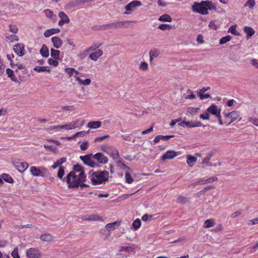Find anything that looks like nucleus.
<instances>
[{
  "label": "nucleus",
  "mask_w": 258,
  "mask_h": 258,
  "mask_svg": "<svg viewBox=\"0 0 258 258\" xmlns=\"http://www.w3.org/2000/svg\"><path fill=\"white\" fill-rule=\"evenodd\" d=\"M86 178L82 167L77 164L74 166L73 170L69 172L63 180L67 182L69 188H78L81 183L86 181Z\"/></svg>",
  "instance_id": "1"
},
{
  "label": "nucleus",
  "mask_w": 258,
  "mask_h": 258,
  "mask_svg": "<svg viewBox=\"0 0 258 258\" xmlns=\"http://www.w3.org/2000/svg\"><path fill=\"white\" fill-rule=\"evenodd\" d=\"M216 10L217 8L214 3L209 1H202L200 3L195 2L191 6V10L194 12L203 15L208 14V10Z\"/></svg>",
  "instance_id": "2"
},
{
  "label": "nucleus",
  "mask_w": 258,
  "mask_h": 258,
  "mask_svg": "<svg viewBox=\"0 0 258 258\" xmlns=\"http://www.w3.org/2000/svg\"><path fill=\"white\" fill-rule=\"evenodd\" d=\"M89 178L93 185L99 184L108 180L109 172L106 170L97 172L92 170L89 172Z\"/></svg>",
  "instance_id": "3"
},
{
  "label": "nucleus",
  "mask_w": 258,
  "mask_h": 258,
  "mask_svg": "<svg viewBox=\"0 0 258 258\" xmlns=\"http://www.w3.org/2000/svg\"><path fill=\"white\" fill-rule=\"evenodd\" d=\"M142 5V2L139 1H133L130 2L125 7L126 11L124 13V14H131L135 11L136 7L141 6Z\"/></svg>",
  "instance_id": "4"
},
{
  "label": "nucleus",
  "mask_w": 258,
  "mask_h": 258,
  "mask_svg": "<svg viewBox=\"0 0 258 258\" xmlns=\"http://www.w3.org/2000/svg\"><path fill=\"white\" fill-rule=\"evenodd\" d=\"M132 21H117L110 24V29H119L128 28L127 24L134 23Z\"/></svg>",
  "instance_id": "5"
},
{
  "label": "nucleus",
  "mask_w": 258,
  "mask_h": 258,
  "mask_svg": "<svg viewBox=\"0 0 258 258\" xmlns=\"http://www.w3.org/2000/svg\"><path fill=\"white\" fill-rule=\"evenodd\" d=\"M93 155L91 154L85 156H81L80 158L85 164L91 167H95L97 166L98 164L91 158V156L93 157Z\"/></svg>",
  "instance_id": "6"
},
{
  "label": "nucleus",
  "mask_w": 258,
  "mask_h": 258,
  "mask_svg": "<svg viewBox=\"0 0 258 258\" xmlns=\"http://www.w3.org/2000/svg\"><path fill=\"white\" fill-rule=\"evenodd\" d=\"M177 152L172 150H168L162 157L161 160L163 161H165L167 160H171L174 159L178 155Z\"/></svg>",
  "instance_id": "7"
},
{
  "label": "nucleus",
  "mask_w": 258,
  "mask_h": 258,
  "mask_svg": "<svg viewBox=\"0 0 258 258\" xmlns=\"http://www.w3.org/2000/svg\"><path fill=\"white\" fill-rule=\"evenodd\" d=\"M93 158L101 164H106L108 159L107 157L101 153H98L93 156Z\"/></svg>",
  "instance_id": "8"
},
{
  "label": "nucleus",
  "mask_w": 258,
  "mask_h": 258,
  "mask_svg": "<svg viewBox=\"0 0 258 258\" xmlns=\"http://www.w3.org/2000/svg\"><path fill=\"white\" fill-rule=\"evenodd\" d=\"M26 254L28 258H39L41 256V254L39 251L34 248H29L27 250Z\"/></svg>",
  "instance_id": "9"
},
{
  "label": "nucleus",
  "mask_w": 258,
  "mask_h": 258,
  "mask_svg": "<svg viewBox=\"0 0 258 258\" xmlns=\"http://www.w3.org/2000/svg\"><path fill=\"white\" fill-rule=\"evenodd\" d=\"M58 17L60 19L58 23L59 26H62L64 24H68L70 22L69 18L63 12H59Z\"/></svg>",
  "instance_id": "10"
},
{
  "label": "nucleus",
  "mask_w": 258,
  "mask_h": 258,
  "mask_svg": "<svg viewBox=\"0 0 258 258\" xmlns=\"http://www.w3.org/2000/svg\"><path fill=\"white\" fill-rule=\"evenodd\" d=\"M224 116L226 118H229L231 120L228 124H230L232 122L236 120L239 116V112L236 111H233L229 113H224Z\"/></svg>",
  "instance_id": "11"
},
{
  "label": "nucleus",
  "mask_w": 258,
  "mask_h": 258,
  "mask_svg": "<svg viewBox=\"0 0 258 258\" xmlns=\"http://www.w3.org/2000/svg\"><path fill=\"white\" fill-rule=\"evenodd\" d=\"M207 111L217 117L220 114L221 109H218L217 106L213 104L208 107Z\"/></svg>",
  "instance_id": "12"
},
{
  "label": "nucleus",
  "mask_w": 258,
  "mask_h": 258,
  "mask_svg": "<svg viewBox=\"0 0 258 258\" xmlns=\"http://www.w3.org/2000/svg\"><path fill=\"white\" fill-rule=\"evenodd\" d=\"M103 54V51L101 49H98L89 55V58L94 61H97Z\"/></svg>",
  "instance_id": "13"
},
{
  "label": "nucleus",
  "mask_w": 258,
  "mask_h": 258,
  "mask_svg": "<svg viewBox=\"0 0 258 258\" xmlns=\"http://www.w3.org/2000/svg\"><path fill=\"white\" fill-rule=\"evenodd\" d=\"M30 172L34 176H41L44 177L43 173L39 169L35 166H31L30 167Z\"/></svg>",
  "instance_id": "14"
},
{
  "label": "nucleus",
  "mask_w": 258,
  "mask_h": 258,
  "mask_svg": "<svg viewBox=\"0 0 258 258\" xmlns=\"http://www.w3.org/2000/svg\"><path fill=\"white\" fill-rule=\"evenodd\" d=\"M101 124L102 123L100 121H92L87 123V126L91 129H96L100 127Z\"/></svg>",
  "instance_id": "15"
},
{
  "label": "nucleus",
  "mask_w": 258,
  "mask_h": 258,
  "mask_svg": "<svg viewBox=\"0 0 258 258\" xmlns=\"http://www.w3.org/2000/svg\"><path fill=\"white\" fill-rule=\"evenodd\" d=\"M28 167L29 165L26 162H17V170L21 173H23Z\"/></svg>",
  "instance_id": "16"
},
{
  "label": "nucleus",
  "mask_w": 258,
  "mask_h": 258,
  "mask_svg": "<svg viewBox=\"0 0 258 258\" xmlns=\"http://www.w3.org/2000/svg\"><path fill=\"white\" fill-rule=\"evenodd\" d=\"M52 42H53V46L56 48H60L62 45V40L58 37H53L51 38Z\"/></svg>",
  "instance_id": "17"
},
{
  "label": "nucleus",
  "mask_w": 258,
  "mask_h": 258,
  "mask_svg": "<svg viewBox=\"0 0 258 258\" xmlns=\"http://www.w3.org/2000/svg\"><path fill=\"white\" fill-rule=\"evenodd\" d=\"M120 224V222L118 221H115L113 223H108L105 226L106 229L108 231L113 230L116 228V227H118Z\"/></svg>",
  "instance_id": "18"
},
{
  "label": "nucleus",
  "mask_w": 258,
  "mask_h": 258,
  "mask_svg": "<svg viewBox=\"0 0 258 258\" xmlns=\"http://www.w3.org/2000/svg\"><path fill=\"white\" fill-rule=\"evenodd\" d=\"M60 31V30L58 28H51L48 29L44 33V36L45 37H49L53 34L59 33Z\"/></svg>",
  "instance_id": "19"
},
{
  "label": "nucleus",
  "mask_w": 258,
  "mask_h": 258,
  "mask_svg": "<svg viewBox=\"0 0 258 258\" xmlns=\"http://www.w3.org/2000/svg\"><path fill=\"white\" fill-rule=\"evenodd\" d=\"M78 123V120L73 121L69 124L62 125L61 128L66 130H72L76 128V124Z\"/></svg>",
  "instance_id": "20"
},
{
  "label": "nucleus",
  "mask_w": 258,
  "mask_h": 258,
  "mask_svg": "<svg viewBox=\"0 0 258 258\" xmlns=\"http://www.w3.org/2000/svg\"><path fill=\"white\" fill-rule=\"evenodd\" d=\"M40 53L42 57H47L49 56V51L47 46L43 44L40 50Z\"/></svg>",
  "instance_id": "21"
},
{
  "label": "nucleus",
  "mask_w": 258,
  "mask_h": 258,
  "mask_svg": "<svg viewBox=\"0 0 258 258\" xmlns=\"http://www.w3.org/2000/svg\"><path fill=\"white\" fill-rule=\"evenodd\" d=\"M197 161V158L195 157L192 156L191 155H188L187 156V164L189 167H192L194 164Z\"/></svg>",
  "instance_id": "22"
},
{
  "label": "nucleus",
  "mask_w": 258,
  "mask_h": 258,
  "mask_svg": "<svg viewBox=\"0 0 258 258\" xmlns=\"http://www.w3.org/2000/svg\"><path fill=\"white\" fill-rule=\"evenodd\" d=\"M159 54V51L156 49H151L149 52L150 61L151 63L154 58H156Z\"/></svg>",
  "instance_id": "23"
},
{
  "label": "nucleus",
  "mask_w": 258,
  "mask_h": 258,
  "mask_svg": "<svg viewBox=\"0 0 258 258\" xmlns=\"http://www.w3.org/2000/svg\"><path fill=\"white\" fill-rule=\"evenodd\" d=\"M178 124L182 127H186L189 128L195 127L194 121H182L181 122H180Z\"/></svg>",
  "instance_id": "24"
},
{
  "label": "nucleus",
  "mask_w": 258,
  "mask_h": 258,
  "mask_svg": "<svg viewBox=\"0 0 258 258\" xmlns=\"http://www.w3.org/2000/svg\"><path fill=\"white\" fill-rule=\"evenodd\" d=\"M25 46L23 44L17 43V55L22 56L24 55Z\"/></svg>",
  "instance_id": "25"
},
{
  "label": "nucleus",
  "mask_w": 258,
  "mask_h": 258,
  "mask_svg": "<svg viewBox=\"0 0 258 258\" xmlns=\"http://www.w3.org/2000/svg\"><path fill=\"white\" fill-rule=\"evenodd\" d=\"M244 31L247 34V37L252 36L255 33L254 30L250 27L245 26L244 27Z\"/></svg>",
  "instance_id": "26"
},
{
  "label": "nucleus",
  "mask_w": 258,
  "mask_h": 258,
  "mask_svg": "<svg viewBox=\"0 0 258 258\" xmlns=\"http://www.w3.org/2000/svg\"><path fill=\"white\" fill-rule=\"evenodd\" d=\"M77 81L78 82L80 85H82L84 86H88L91 84V80L90 79H86L85 80H82L80 79V78L77 77L76 78Z\"/></svg>",
  "instance_id": "27"
},
{
  "label": "nucleus",
  "mask_w": 258,
  "mask_h": 258,
  "mask_svg": "<svg viewBox=\"0 0 258 258\" xmlns=\"http://www.w3.org/2000/svg\"><path fill=\"white\" fill-rule=\"evenodd\" d=\"M67 160V158L64 157H62L60 159L57 160L54 164L52 166V168L53 169H55L57 167L59 166L60 165L64 163Z\"/></svg>",
  "instance_id": "28"
},
{
  "label": "nucleus",
  "mask_w": 258,
  "mask_h": 258,
  "mask_svg": "<svg viewBox=\"0 0 258 258\" xmlns=\"http://www.w3.org/2000/svg\"><path fill=\"white\" fill-rule=\"evenodd\" d=\"M159 21L161 22H171L172 19L169 15L164 14L159 17Z\"/></svg>",
  "instance_id": "29"
},
{
  "label": "nucleus",
  "mask_w": 258,
  "mask_h": 258,
  "mask_svg": "<svg viewBox=\"0 0 258 258\" xmlns=\"http://www.w3.org/2000/svg\"><path fill=\"white\" fill-rule=\"evenodd\" d=\"M40 239L44 242H49L52 240V237L49 234H45L40 236Z\"/></svg>",
  "instance_id": "30"
},
{
  "label": "nucleus",
  "mask_w": 258,
  "mask_h": 258,
  "mask_svg": "<svg viewBox=\"0 0 258 258\" xmlns=\"http://www.w3.org/2000/svg\"><path fill=\"white\" fill-rule=\"evenodd\" d=\"M1 177L4 181L8 183H13L14 181L11 176L6 173L2 174Z\"/></svg>",
  "instance_id": "31"
},
{
  "label": "nucleus",
  "mask_w": 258,
  "mask_h": 258,
  "mask_svg": "<svg viewBox=\"0 0 258 258\" xmlns=\"http://www.w3.org/2000/svg\"><path fill=\"white\" fill-rule=\"evenodd\" d=\"M34 70L37 72H50V69L48 67H39L36 66L34 68Z\"/></svg>",
  "instance_id": "32"
},
{
  "label": "nucleus",
  "mask_w": 258,
  "mask_h": 258,
  "mask_svg": "<svg viewBox=\"0 0 258 258\" xmlns=\"http://www.w3.org/2000/svg\"><path fill=\"white\" fill-rule=\"evenodd\" d=\"M59 54L60 51L59 50H55L53 48L50 49V54L51 57H53V58L58 59L59 58Z\"/></svg>",
  "instance_id": "33"
},
{
  "label": "nucleus",
  "mask_w": 258,
  "mask_h": 258,
  "mask_svg": "<svg viewBox=\"0 0 258 258\" xmlns=\"http://www.w3.org/2000/svg\"><path fill=\"white\" fill-rule=\"evenodd\" d=\"M232 39V37L230 35H227L226 36L222 37L219 40V44L223 45L226 43L227 42L230 41Z\"/></svg>",
  "instance_id": "34"
},
{
  "label": "nucleus",
  "mask_w": 258,
  "mask_h": 258,
  "mask_svg": "<svg viewBox=\"0 0 258 258\" xmlns=\"http://www.w3.org/2000/svg\"><path fill=\"white\" fill-rule=\"evenodd\" d=\"M255 5V2L254 0H247L244 5V7H248L250 9H253Z\"/></svg>",
  "instance_id": "35"
},
{
  "label": "nucleus",
  "mask_w": 258,
  "mask_h": 258,
  "mask_svg": "<svg viewBox=\"0 0 258 258\" xmlns=\"http://www.w3.org/2000/svg\"><path fill=\"white\" fill-rule=\"evenodd\" d=\"M116 164L118 167L126 171L127 170H131V168L125 165L121 160H118L116 162Z\"/></svg>",
  "instance_id": "36"
},
{
  "label": "nucleus",
  "mask_w": 258,
  "mask_h": 258,
  "mask_svg": "<svg viewBox=\"0 0 258 258\" xmlns=\"http://www.w3.org/2000/svg\"><path fill=\"white\" fill-rule=\"evenodd\" d=\"M129 171L130 170H127L126 171V173L125 174V181H126V182L131 184L133 182L134 180H133V177L131 176V175L129 173Z\"/></svg>",
  "instance_id": "37"
},
{
  "label": "nucleus",
  "mask_w": 258,
  "mask_h": 258,
  "mask_svg": "<svg viewBox=\"0 0 258 258\" xmlns=\"http://www.w3.org/2000/svg\"><path fill=\"white\" fill-rule=\"evenodd\" d=\"M236 25H233L229 28L228 32H230L231 33H232L236 36H239L240 35V34L239 32H238L236 31Z\"/></svg>",
  "instance_id": "38"
},
{
  "label": "nucleus",
  "mask_w": 258,
  "mask_h": 258,
  "mask_svg": "<svg viewBox=\"0 0 258 258\" xmlns=\"http://www.w3.org/2000/svg\"><path fill=\"white\" fill-rule=\"evenodd\" d=\"M214 225H215V223H214L213 220L210 219L207 220L205 222L204 226L206 228H210V227H213Z\"/></svg>",
  "instance_id": "39"
},
{
  "label": "nucleus",
  "mask_w": 258,
  "mask_h": 258,
  "mask_svg": "<svg viewBox=\"0 0 258 258\" xmlns=\"http://www.w3.org/2000/svg\"><path fill=\"white\" fill-rule=\"evenodd\" d=\"M6 37L7 41L10 43L16 40V36L15 34H7Z\"/></svg>",
  "instance_id": "40"
},
{
  "label": "nucleus",
  "mask_w": 258,
  "mask_h": 258,
  "mask_svg": "<svg viewBox=\"0 0 258 258\" xmlns=\"http://www.w3.org/2000/svg\"><path fill=\"white\" fill-rule=\"evenodd\" d=\"M64 174V169L62 166H60L58 169L57 176L59 179H62Z\"/></svg>",
  "instance_id": "41"
},
{
  "label": "nucleus",
  "mask_w": 258,
  "mask_h": 258,
  "mask_svg": "<svg viewBox=\"0 0 258 258\" xmlns=\"http://www.w3.org/2000/svg\"><path fill=\"white\" fill-rule=\"evenodd\" d=\"M158 28L162 30H170L172 28V26L169 24H163L160 25Z\"/></svg>",
  "instance_id": "42"
},
{
  "label": "nucleus",
  "mask_w": 258,
  "mask_h": 258,
  "mask_svg": "<svg viewBox=\"0 0 258 258\" xmlns=\"http://www.w3.org/2000/svg\"><path fill=\"white\" fill-rule=\"evenodd\" d=\"M187 198L183 196H179L177 198V200H176V202L177 203H180V204H182L186 203L187 202Z\"/></svg>",
  "instance_id": "43"
},
{
  "label": "nucleus",
  "mask_w": 258,
  "mask_h": 258,
  "mask_svg": "<svg viewBox=\"0 0 258 258\" xmlns=\"http://www.w3.org/2000/svg\"><path fill=\"white\" fill-rule=\"evenodd\" d=\"M141 225V221L139 219H137L133 223V226L135 229H138L140 227Z\"/></svg>",
  "instance_id": "44"
},
{
  "label": "nucleus",
  "mask_w": 258,
  "mask_h": 258,
  "mask_svg": "<svg viewBox=\"0 0 258 258\" xmlns=\"http://www.w3.org/2000/svg\"><path fill=\"white\" fill-rule=\"evenodd\" d=\"M198 95L200 97V99L204 100L205 99H207L211 97V96L209 94H205L202 93L201 92H198Z\"/></svg>",
  "instance_id": "45"
},
{
  "label": "nucleus",
  "mask_w": 258,
  "mask_h": 258,
  "mask_svg": "<svg viewBox=\"0 0 258 258\" xmlns=\"http://www.w3.org/2000/svg\"><path fill=\"white\" fill-rule=\"evenodd\" d=\"M64 71L68 75L69 77H71L74 74L75 69L72 68H68L65 69Z\"/></svg>",
  "instance_id": "46"
},
{
  "label": "nucleus",
  "mask_w": 258,
  "mask_h": 258,
  "mask_svg": "<svg viewBox=\"0 0 258 258\" xmlns=\"http://www.w3.org/2000/svg\"><path fill=\"white\" fill-rule=\"evenodd\" d=\"M139 69L141 70H142L143 71H145L148 70V63L146 62H142L139 66Z\"/></svg>",
  "instance_id": "47"
},
{
  "label": "nucleus",
  "mask_w": 258,
  "mask_h": 258,
  "mask_svg": "<svg viewBox=\"0 0 258 258\" xmlns=\"http://www.w3.org/2000/svg\"><path fill=\"white\" fill-rule=\"evenodd\" d=\"M248 120L249 122H251L254 125L258 126V117H249L248 118Z\"/></svg>",
  "instance_id": "48"
},
{
  "label": "nucleus",
  "mask_w": 258,
  "mask_h": 258,
  "mask_svg": "<svg viewBox=\"0 0 258 258\" xmlns=\"http://www.w3.org/2000/svg\"><path fill=\"white\" fill-rule=\"evenodd\" d=\"M109 137V135H105L102 137H97L94 139V143L100 142Z\"/></svg>",
  "instance_id": "49"
},
{
  "label": "nucleus",
  "mask_w": 258,
  "mask_h": 258,
  "mask_svg": "<svg viewBox=\"0 0 258 258\" xmlns=\"http://www.w3.org/2000/svg\"><path fill=\"white\" fill-rule=\"evenodd\" d=\"M44 13L46 16L50 18L51 19H53V17H55V16L53 15V12L50 10L47 9L44 10Z\"/></svg>",
  "instance_id": "50"
},
{
  "label": "nucleus",
  "mask_w": 258,
  "mask_h": 258,
  "mask_svg": "<svg viewBox=\"0 0 258 258\" xmlns=\"http://www.w3.org/2000/svg\"><path fill=\"white\" fill-rule=\"evenodd\" d=\"M187 92L190 94V95L186 96L184 97L185 99H196V95H194L192 93V90L188 89L187 90Z\"/></svg>",
  "instance_id": "51"
},
{
  "label": "nucleus",
  "mask_w": 258,
  "mask_h": 258,
  "mask_svg": "<svg viewBox=\"0 0 258 258\" xmlns=\"http://www.w3.org/2000/svg\"><path fill=\"white\" fill-rule=\"evenodd\" d=\"M134 248L131 246H121L118 251L119 252H121L123 251H128L130 250H133Z\"/></svg>",
  "instance_id": "52"
},
{
  "label": "nucleus",
  "mask_w": 258,
  "mask_h": 258,
  "mask_svg": "<svg viewBox=\"0 0 258 258\" xmlns=\"http://www.w3.org/2000/svg\"><path fill=\"white\" fill-rule=\"evenodd\" d=\"M209 27L210 29L214 30H217L218 28V26L215 24V22L214 21H212L209 23Z\"/></svg>",
  "instance_id": "53"
},
{
  "label": "nucleus",
  "mask_w": 258,
  "mask_h": 258,
  "mask_svg": "<svg viewBox=\"0 0 258 258\" xmlns=\"http://www.w3.org/2000/svg\"><path fill=\"white\" fill-rule=\"evenodd\" d=\"M48 62L49 64L53 66L54 67H56L58 64V62L57 59H55L54 58V59H52V58L48 59Z\"/></svg>",
  "instance_id": "54"
},
{
  "label": "nucleus",
  "mask_w": 258,
  "mask_h": 258,
  "mask_svg": "<svg viewBox=\"0 0 258 258\" xmlns=\"http://www.w3.org/2000/svg\"><path fill=\"white\" fill-rule=\"evenodd\" d=\"M122 137L124 140H125L127 141L132 142L133 143L135 142V139L132 140L130 135H127V134L123 135L122 136Z\"/></svg>",
  "instance_id": "55"
},
{
  "label": "nucleus",
  "mask_w": 258,
  "mask_h": 258,
  "mask_svg": "<svg viewBox=\"0 0 258 258\" xmlns=\"http://www.w3.org/2000/svg\"><path fill=\"white\" fill-rule=\"evenodd\" d=\"M61 109L63 111H73L74 110L73 106H61Z\"/></svg>",
  "instance_id": "56"
},
{
  "label": "nucleus",
  "mask_w": 258,
  "mask_h": 258,
  "mask_svg": "<svg viewBox=\"0 0 258 258\" xmlns=\"http://www.w3.org/2000/svg\"><path fill=\"white\" fill-rule=\"evenodd\" d=\"M213 155L212 154H208L204 159L202 162V164H207L212 158Z\"/></svg>",
  "instance_id": "57"
},
{
  "label": "nucleus",
  "mask_w": 258,
  "mask_h": 258,
  "mask_svg": "<svg viewBox=\"0 0 258 258\" xmlns=\"http://www.w3.org/2000/svg\"><path fill=\"white\" fill-rule=\"evenodd\" d=\"M81 4V0H74L70 3V5L72 7H76Z\"/></svg>",
  "instance_id": "58"
},
{
  "label": "nucleus",
  "mask_w": 258,
  "mask_h": 258,
  "mask_svg": "<svg viewBox=\"0 0 258 258\" xmlns=\"http://www.w3.org/2000/svg\"><path fill=\"white\" fill-rule=\"evenodd\" d=\"M99 29L101 30H110V24L109 23V24H105V25L100 26Z\"/></svg>",
  "instance_id": "59"
},
{
  "label": "nucleus",
  "mask_w": 258,
  "mask_h": 258,
  "mask_svg": "<svg viewBox=\"0 0 258 258\" xmlns=\"http://www.w3.org/2000/svg\"><path fill=\"white\" fill-rule=\"evenodd\" d=\"M88 143L87 142H83L80 145V148L82 151H85L88 148Z\"/></svg>",
  "instance_id": "60"
},
{
  "label": "nucleus",
  "mask_w": 258,
  "mask_h": 258,
  "mask_svg": "<svg viewBox=\"0 0 258 258\" xmlns=\"http://www.w3.org/2000/svg\"><path fill=\"white\" fill-rule=\"evenodd\" d=\"M200 117L203 120H208L209 119V114L208 113L206 112L201 114Z\"/></svg>",
  "instance_id": "61"
},
{
  "label": "nucleus",
  "mask_w": 258,
  "mask_h": 258,
  "mask_svg": "<svg viewBox=\"0 0 258 258\" xmlns=\"http://www.w3.org/2000/svg\"><path fill=\"white\" fill-rule=\"evenodd\" d=\"M86 133H87L85 131L77 132L74 134V137L77 138L79 137H84L86 134Z\"/></svg>",
  "instance_id": "62"
},
{
  "label": "nucleus",
  "mask_w": 258,
  "mask_h": 258,
  "mask_svg": "<svg viewBox=\"0 0 258 258\" xmlns=\"http://www.w3.org/2000/svg\"><path fill=\"white\" fill-rule=\"evenodd\" d=\"M6 72L8 76L11 78L13 80H14L13 78V77L14 76V72L10 69H7L6 70Z\"/></svg>",
  "instance_id": "63"
},
{
  "label": "nucleus",
  "mask_w": 258,
  "mask_h": 258,
  "mask_svg": "<svg viewBox=\"0 0 258 258\" xmlns=\"http://www.w3.org/2000/svg\"><path fill=\"white\" fill-rule=\"evenodd\" d=\"M250 62L252 66L254 67L255 68L258 69V62L257 60L253 58L250 60Z\"/></svg>",
  "instance_id": "64"
}]
</instances>
